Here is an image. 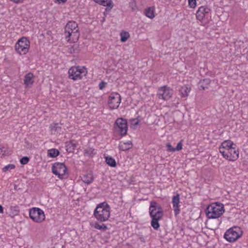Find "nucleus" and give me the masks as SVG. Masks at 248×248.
I'll list each match as a JSON object with an SVG mask.
<instances>
[{"label":"nucleus","mask_w":248,"mask_h":248,"mask_svg":"<svg viewBox=\"0 0 248 248\" xmlns=\"http://www.w3.org/2000/svg\"><path fill=\"white\" fill-rule=\"evenodd\" d=\"M15 165L9 164L8 165L5 166L4 167H3L2 169V170H3V171L5 172L7 170H13V169H15Z\"/></svg>","instance_id":"473e14b6"},{"label":"nucleus","mask_w":248,"mask_h":248,"mask_svg":"<svg viewBox=\"0 0 248 248\" xmlns=\"http://www.w3.org/2000/svg\"><path fill=\"white\" fill-rule=\"evenodd\" d=\"M93 180V177L92 174H85L82 177L83 182L87 184H91Z\"/></svg>","instance_id":"b1692460"},{"label":"nucleus","mask_w":248,"mask_h":248,"mask_svg":"<svg viewBox=\"0 0 248 248\" xmlns=\"http://www.w3.org/2000/svg\"><path fill=\"white\" fill-rule=\"evenodd\" d=\"M115 129L122 136L126 135L128 128L126 120L123 118H118L115 122Z\"/></svg>","instance_id":"9d476101"},{"label":"nucleus","mask_w":248,"mask_h":248,"mask_svg":"<svg viewBox=\"0 0 248 248\" xmlns=\"http://www.w3.org/2000/svg\"><path fill=\"white\" fill-rule=\"evenodd\" d=\"M30 42L25 37H22L19 39L15 45L16 52L20 55H25L29 51Z\"/></svg>","instance_id":"20e7f679"},{"label":"nucleus","mask_w":248,"mask_h":248,"mask_svg":"<svg viewBox=\"0 0 248 248\" xmlns=\"http://www.w3.org/2000/svg\"><path fill=\"white\" fill-rule=\"evenodd\" d=\"M210 82L211 80L209 78H205L201 80L199 83L200 89H202L204 90L205 89L208 88Z\"/></svg>","instance_id":"4be33fe9"},{"label":"nucleus","mask_w":248,"mask_h":248,"mask_svg":"<svg viewBox=\"0 0 248 248\" xmlns=\"http://www.w3.org/2000/svg\"><path fill=\"white\" fill-rule=\"evenodd\" d=\"M233 145L235 146L234 143L230 140H227L223 141L221 143V146L219 147V152L221 153L223 151L227 150L230 148H232Z\"/></svg>","instance_id":"a211bd4d"},{"label":"nucleus","mask_w":248,"mask_h":248,"mask_svg":"<svg viewBox=\"0 0 248 248\" xmlns=\"http://www.w3.org/2000/svg\"><path fill=\"white\" fill-rule=\"evenodd\" d=\"M129 6L131 7L132 11H134L136 10L137 7L135 0H132L129 2Z\"/></svg>","instance_id":"c9c22d12"},{"label":"nucleus","mask_w":248,"mask_h":248,"mask_svg":"<svg viewBox=\"0 0 248 248\" xmlns=\"http://www.w3.org/2000/svg\"><path fill=\"white\" fill-rule=\"evenodd\" d=\"M221 154L225 159L231 161H235L239 157L238 150H236L235 147L223 151Z\"/></svg>","instance_id":"6e6552de"},{"label":"nucleus","mask_w":248,"mask_h":248,"mask_svg":"<svg viewBox=\"0 0 248 248\" xmlns=\"http://www.w3.org/2000/svg\"><path fill=\"white\" fill-rule=\"evenodd\" d=\"M183 147V144L182 143V141H180L177 145L176 148H174L175 151H180L182 150Z\"/></svg>","instance_id":"58836bf2"},{"label":"nucleus","mask_w":248,"mask_h":248,"mask_svg":"<svg viewBox=\"0 0 248 248\" xmlns=\"http://www.w3.org/2000/svg\"><path fill=\"white\" fill-rule=\"evenodd\" d=\"M78 24L74 21H69L66 25L64 28L65 35L68 34L70 35V33H72L74 31L78 30Z\"/></svg>","instance_id":"ddd939ff"},{"label":"nucleus","mask_w":248,"mask_h":248,"mask_svg":"<svg viewBox=\"0 0 248 248\" xmlns=\"http://www.w3.org/2000/svg\"><path fill=\"white\" fill-rule=\"evenodd\" d=\"M77 49V47H75V46L74 45L73 46L69 48L68 52L71 54L74 53L76 52V50Z\"/></svg>","instance_id":"a19ab883"},{"label":"nucleus","mask_w":248,"mask_h":248,"mask_svg":"<svg viewBox=\"0 0 248 248\" xmlns=\"http://www.w3.org/2000/svg\"><path fill=\"white\" fill-rule=\"evenodd\" d=\"M121 97L119 93H116L115 95L111 94L109 97L108 102L109 108L110 109L117 108L121 103Z\"/></svg>","instance_id":"f8f14e48"},{"label":"nucleus","mask_w":248,"mask_h":248,"mask_svg":"<svg viewBox=\"0 0 248 248\" xmlns=\"http://www.w3.org/2000/svg\"><path fill=\"white\" fill-rule=\"evenodd\" d=\"M190 90V88L187 86H182L179 90L181 96L182 97H187Z\"/></svg>","instance_id":"5701e85b"},{"label":"nucleus","mask_w":248,"mask_h":248,"mask_svg":"<svg viewBox=\"0 0 248 248\" xmlns=\"http://www.w3.org/2000/svg\"><path fill=\"white\" fill-rule=\"evenodd\" d=\"M104 6H106L109 8V10L111 9L113 7V3L112 0H106V2L105 5Z\"/></svg>","instance_id":"f704fd0d"},{"label":"nucleus","mask_w":248,"mask_h":248,"mask_svg":"<svg viewBox=\"0 0 248 248\" xmlns=\"http://www.w3.org/2000/svg\"><path fill=\"white\" fill-rule=\"evenodd\" d=\"M106 162L110 167H115L116 166V163L115 159L111 156L105 157Z\"/></svg>","instance_id":"a878e982"},{"label":"nucleus","mask_w":248,"mask_h":248,"mask_svg":"<svg viewBox=\"0 0 248 248\" xmlns=\"http://www.w3.org/2000/svg\"><path fill=\"white\" fill-rule=\"evenodd\" d=\"M60 154L59 151L56 149H51L48 150V155L51 157H55Z\"/></svg>","instance_id":"cd10ccee"},{"label":"nucleus","mask_w":248,"mask_h":248,"mask_svg":"<svg viewBox=\"0 0 248 248\" xmlns=\"http://www.w3.org/2000/svg\"><path fill=\"white\" fill-rule=\"evenodd\" d=\"M59 3H64L67 0H56Z\"/></svg>","instance_id":"49530a36"},{"label":"nucleus","mask_w":248,"mask_h":248,"mask_svg":"<svg viewBox=\"0 0 248 248\" xmlns=\"http://www.w3.org/2000/svg\"><path fill=\"white\" fill-rule=\"evenodd\" d=\"M6 148L0 145V157H2L5 155Z\"/></svg>","instance_id":"e433bc0d"},{"label":"nucleus","mask_w":248,"mask_h":248,"mask_svg":"<svg viewBox=\"0 0 248 248\" xmlns=\"http://www.w3.org/2000/svg\"><path fill=\"white\" fill-rule=\"evenodd\" d=\"M51 132L53 135L60 133L62 130L61 126L58 123H54L50 126Z\"/></svg>","instance_id":"aec40b11"},{"label":"nucleus","mask_w":248,"mask_h":248,"mask_svg":"<svg viewBox=\"0 0 248 248\" xmlns=\"http://www.w3.org/2000/svg\"><path fill=\"white\" fill-rule=\"evenodd\" d=\"M87 71L85 68H81L79 66H73L68 70L69 78L74 80L81 79L83 76H85Z\"/></svg>","instance_id":"39448f33"},{"label":"nucleus","mask_w":248,"mask_h":248,"mask_svg":"<svg viewBox=\"0 0 248 248\" xmlns=\"http://www.w3.org/2000/svg\"><path fill=\"white\" fill-rule=\"evenodd\" d=\"M152 218L151 220V226L155 230H157L159 227L160 225L158 223L159 220H160L162 217H151Z\"/></svg>","instance_id":"412c9836"},{"label":"nucleus","mask_w":248,"mask_h":248,"mask_svg":"<svg viewBox=\"0 0 248 248\" xmlns=\"http://www.w3.org/2000/svg\"><path fill=\"white\" fill-rule=\"evenodd\" d=\"M149 214L151 217H162V208L156 202L152 201L149 207Z\"/></svg>","instance_id":"1a4fd4ad"},{"label":"nucleus","mask_w":248,"mask_h":248,"mask_svg":"<svg viewBox=\"0 0 248 248\" xmlns=\"http://www.w3.org/2000/svg\"><path fill=\"white\" fill-rule=\"evenodd\" d=\"M144 13L150 18L152 19L155 17L154 8L152 7H149L145 9Z\"/></svg>","instance_id":"bb28decb"},{"label":"nucleus","mask_w":248,"mask_h":248,"mask_svg":"<svg viewBox=\"0 0 248 248\" xmlns=\"http://www.w3.org/2000/svg\"><path fill=\"white\" fill-rule=\"evenodd\" d=\"M11 1H12L15 3H20L21 1H22L23 0H10Z\"/></svg>","instance_id":"a18cd8bd"},{"label":"nucleus","mask_w":248,"mask_h":248,"mask_svg":"<svg viewBox=\"0 0 248 248\" xmlns=\"http://www.w3.org/2000/svg\"><path fill=\"white\" fill-rule=\"evenodd\" d=\"M172 90L169 87L164 86L158 89L157 95L159 99L168 100L172 96Z\"/></svg>","instance_id":"9b49d317"},{"label":"nucleus","mask_w":248,"mask_h":248,"mask_svg":"<svg viewBox=\"0 0 248 248\" xmlns=\"http://www.w3.org/2000/svg\"><path fill=\"white\" fill-rule=\"evenodd\" d=\"M4 213L3 208L1 205H0V213L3 214Z\"/></svg>","instance_id":"c03bdc74"},{"label":"nucleus","mask_w":248,"mask_h":248,"mask_svg":"<svg viewBox=\"0 0 248 248\" xmlns=\"http://www.w3.org/2000/svg\"><path fill=\"white\" fill-rule=\"evenodd\" d=\"M29 161V158L27 156H24L20 160V162L22 165L27 164Z\"/></svg>","instance_id":"72a5a7b5"},{"label":"nucleus","mask_w":248,"mask_h":248,"mask_svg":"<svg viewBox=\"0 0 248 248\" xmlns=\"http://www.w3.org/2000/svg\"><path fill=\"white\" fill-rule=\"evenodd\" d=\"M166 147H167V151H169V152H175V150H174V148H173L170 143H167L166 144Z\"/></svg>","instance_id":"4c0bfd02"},{"label":"nucleus","mask_w":248,"mask_h":248,"mask_svg":"<svg viewBox=\"0 0 248 248\" xmlns=\"http://www.w3.org/2000/svg\"><path fill=\"white\" fill-rule=\"evenodd\" d=\"M65 39L67 42H75L78 40L79 33L78 30L74 31L72 33H70V35L68 34L65 35Z\"/></svg>","instance_id":"dca6fc26"},{"label":"nucleus","mask_w":248,"mask_h":248,"mask_svg":"<svg viewBox=\"0 0 248 248\" xmlns=\"http://www.w3.org/2000/svg\"><path fill=\"white\" fill-rule=\"evenodd\" d=\"M209 9L204 6H201L200 7L197 12L196 17L199 20L203 19L206 14L209 13Z\"/></svg>","instance_id":"f3484780"},{"label":"nucleus","mask_w":248,"mask_h":248,"mask_svg":"<svg viewBox=\"0 0 248 248\" xmlns=\"http://www.w3.org/2000/svg\"><path fill=\"white\" fill-rule=\"evenodd\" d=\"M172 202L173 204V207L174 208V212L175 216L178 215L180 213L179 209V202H180V196L178 194L172 197Z\"/></svg>","instance_id":"4468645a"},{"label":"nucleus","mask_w":248,"mask_h":248,"mask_svg":"<svg viewBox=\"0 0 248 248\" xmlns=\"http://www.w3.org/2000/svg\"><path fill=\"white\" fill-rule=\"evenodd\" d=\"M225 212L224 205L218 202H214L209 205L206 210V213L209 218H217Z\"/></svg>","instance_id":"f257e3e1"},{"label":"nucleus","mask_w":248,"mask_h":248,"mask_svg":"<svg viewBox=\"0 0 248 248\" xmlns=\"http://www.w3.org/2000/svg\"><path fill=\"white\" fill-rule=\"evenodd\" d=\"M121 41L122 42H126L130 37L129 33L127 31H123L120 33Z\"/></svg>","instance_id":"c85d7f7f"},{"label":"nucleus","mask_w":248,"mask_h":248,"mask_svg":"<svg viewBox=\"0 0 248 248\" xmlns=\"http://www.w3.org/2000/svg\"><path fill=\"white\" fill-rule=\"evenodd\" d=\"M76 147V144L73 141H71L66 145V150L69 153H72L74 152Z\"/></svg>","instance_id":"c756f323"},{"label":"nucleus","mask_w":248,"mask_h":248,"mask_svg":"<svg viewBox=\"0 0 248 248\" xmlns=\"http://www.w3.org/2000/svg\"><path fill=\"white\" fill-rule=\"evenodd\" d=\"M19 212V207L17 206H11L10 207L9 214L12 217L16 216Z\"/></svg>","instance_id":"393cba45"},{"label":"nucleus","mask_w":248,"mask_h":248,"mask_svg":"<svg viewBox=\"0 0 248 248\" xmlns=\"http://www.w3.org/2000/svg\"><path fill=\"white\" fill-rule=\"evenodd\" d=\"M188 3L191 8H194L196 5V0H188Z\"/></svg>","instance_id":"ea45409f"},{"label":"nucleus","mask_w":248,"mask_h":248,"mask_svg":"<svg viewBox=\"0 0 248 248\" xmlns=\"http://www.w3.org/2000/svg\"><path fill=\"white\" fill-rule=\"evenodd\" d=\"M29 215L31 218L36 222H41L45 219L43 211L39 208H33L31 209Z\"/></svg>","instance_id":"0eeeda50"},{"label":"nucleus","mask_w":248,"mask_h":248,"mask_svg":"<svg viewBox=\"0 0 248 248\" xmlns=\"http://www.w3.org/2000/svg\"><path fill=\"white\" fill-rule=\"evenodd\" d=\"M66 170L67 168L63 163L56 162L52 167V172L61 179L64 178Z\"/></svg>","instance_id":"423d86ee"},{"label":"nucleus","mask_w":248,"mask_h":248,"mask_svg":"<svg viewBox=\"0 0 248 248\" xmlns=\"http://www.w3.org/2000/svg\"><path fill=\"white\" fill-rule=\"evenodd\" d=\"M94 1L95 3L99 4L100 5H101L103 6L105 5V4L106 2V0H94Z\"/></svg>","instance_id":"79ce46f5"},{"label":"nucleus","mask_w":248,"mask_h":248,"mask_svg":"<svg viewBox=\"0 0 248 248\" xmlns=\"http://www.w3.org/2000/svg\"><path fill=\"white\" fill-rule=\"evenodd\" d=\"M139 124V121H137L135 123V125H138Z\"/></svg>","instance_id":"de8ad7c7"},{"label":"nucleus","mask_w":248,"mask_h":248,"mask_svg":"<svg viewBox=\"0 0 248 248\" xmlns=\"http://www.w3.org/2000/svg\"><path fill=\"white\" fill-rule=\"evenodd\" d=\"M94 227L96 229L103 231H106L107 229V227L106 225L104 224H100L97 222L94 223Z\"/></svg>","instance_id":"7c9ffc66"},{"label":"nucleus","mask_w":248,"mask_h":248,"mask_svg":"<svg viewBox=\"0 0 248 248\" xmlns=\"http://www.w3.org/2000/svg\"><path fill=\"white\" fill-rule=\"evenodd\" d=\"M242 234L240 228L237 227H232L228 230L224 235V237L228 241L233 242L240 238Z\"/></svg>","instance_id":"7ed1b4c3"},{"label":"nucleus","mask_w":248,"mask_h":248,"mask_svg":"<svg viewBox=\"0 0 248 248\" xmlns=\"http://www.w3.org/2000/svg\"><path fill=\"white\" fill-rule=\"evenodd\" d=\"M34 76L31 72L25 75L24 79V83L26 88H31L34 82Z\"/></svg>","instance_id":"2eb2a0df"},{"label":"nucleus","mask_w":248,"mask_h":248,"mask_svg":"<svg viewBox=\"0 0 248 248\" xmlns=\"http://www.w3.org/2000/svg\"><path fill=\"white\" fill-rule=\"evenodd\" d=\"M106 84V83L104 82V81H102L99 84V89L100 90H102L105 87V85Z\"/></svg>","instance_id":"37998d69"},{"label":"nucleus","mask_w":248,"mask_h":248,"mask_svg":"<svg viewBox=\"0 0 248 248\" xmlns=\"http://www.w3.org/2000/svg\"><path fill=\"white\" fill-rule=\"evenodd\" d=\"M105 202L98 204L94 211V216L100 222L107 221L110 217L109 206L106 203L104 206Z\"/></svg>","instance_id":"f03ea898"},{"label":"nucleus","mask_w":248,"mask_h":248,"mask_svg":"<svg viewBox=\"0 0 248 248\" xmlns=\"http://www.w3.org/2000/svg\"><path fill=\"white\" fill-rule=\"evenodd\" d=\"M94 149L93 148L89 147L85 150V154L89 156H93L95 153Z\"/></svg>","instance_id":"2f4dec72"},{"label":"nucleus","mask_w":248,"mask_h":248,"mask_svg":"<svg viewBox=\"0 0 248 248\" xmlns=\"http://www.w3.org/2000/svg\"><path fill=\"white\" fill-rule=\"evenodd\" d=\"M132 147V143L131 141H128L126 142H122L121 141L119 145V149L121 151H127Z\"/></svg>","instance_id":"6ab92c4d"}]
</instances>
